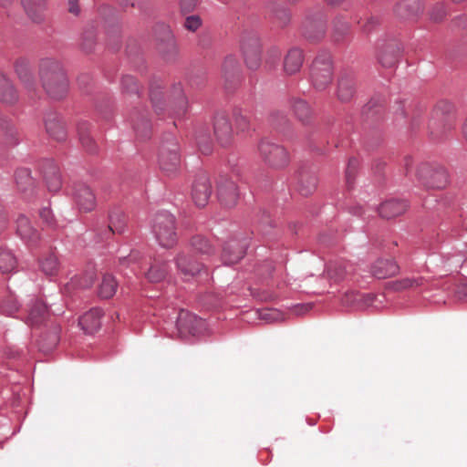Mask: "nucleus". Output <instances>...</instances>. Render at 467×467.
<instances>
[{
	"label": "nucleus",
	"instance_id": "35",
	"mask_svg": "<svg viewBox=\"0 0 467 467\" xmlns=\"http://www.w3.org/2000/svg\"><path fill=\"white\" fill-rule=\"evenodd\" d=\"M94 282V273L88 272L83 276L75 275L71 278L69 283L65 285V292L70 293L75 288H87L89 287Z\"/></svg>",
	"mask_w": 467,
	"mask_h": 467
},
{
	"label": "nucleus",
	"instance_id": "48",
	"mask_svg": "<svg viewBox=\"0 0 467 467\" xmlns=\"http://www.w3.org/2000/svg\"><path fill=\"white\" fill-rule=\"evenodd\" d=\"M134 130L139 138L141 140H146L150 137V124L147 119L141 117V119H138L134 123Z\"/></svg>",
	"mask_w": 467,
	"mask_h": 467
},
{
	"label": "nucleus",
	"instance_id": "56",
	"mask_svg": "<svg viewBox=\"0 0 467 467\" xmlns=\"http://www.w3.org/2000/svg\"><path fill=\"white\" fill-rule=\"evenodd\" d=\"M261 317L263 319L274 322L277 320L283 319V314L277 309H265L261 313Z\"/></svg>",
	"mask_w": 467,
	"mask_h": 467
},
{
	"label": "nucleus",
	"instance_id": "41",
	"mask_svg": "<svg viewBox=\"0 0 467 467\" xmlns=\"http://www.w3.org/2000/svg\"><path fill=\"white\" fill-rule=\"evenodd\" d=\"M191 247L201 255H211L213 254V247L202 236L196 235L191 240Z\"/></svg>",
	"mask_w": 467,
	"mask_h": 467
},
{
	"label": "nucleus",
	"instance_id": "2",
	"mask_svg": "<svg viewBox=\"0 0 467 467\" xmlns=\"http://www.w3.org/2000/svg\"><path fill=\"white\" fill-rule=\"evenodd\" d=\"M454 106L447 100L439 101L432 113L430 123L431 134L440 138L451 131L455 125V118L453 115Z\"/></svg>",
	"mask_w": 467,
	"mask_h": 467
},
{
	"label": "nucleus",
	"instance_id": "12",
	"mask_svg": "<svg viewBox=\"0 0 467 467\" xmlns=\"http://www.w3.org/2000/svg\"><path fill=\"white\" fill-rule=\"evenodd\" d=\"M213 132L217 142L222 147H228L234 142V131L231 122L224 114H217L213 122Z\"/></svg>",
	"mask_w": 467,
	"mask_h": 467
},
{
	"label": "nucleus",
	"instance_id": "63",
	"mask_svg": "<svg viewBox=\"0 0 467 467\" xmlns=\"http://www.w3.org/2000/svg\"><path fill=\"white\" fill-rule=\"evenodd\" d=\"M10 302L12 303V306L10 307L7 305L8 302H5V305L3 306V310L8 315H11L13 312L18 309V304L16 303V300L10 299Z\"/></svg>",
	"mask_w": 467,
	"mask_h": 467
},
{
	"label": "nucleus",
	"instance_id": "15",
	"mask_svg": "<svg viewBox=\"0 0 467 467\" xmlns=\"http://www.w3.org/2000/svg\"><path fill=\"white\" fill-rule=\"evenodd\" d=\"M74 199L81 212H91L96 206V198L90 188L85 184H78L74 190Z\"/></svg>",
	"mask_w": 467,
	"mask_h": 467
},
{
	"label": "nucleus",
	"instance_id": "21",
	"mask_svg": "<svg viewBox=\"0 0 467 467\" xmlns=\"http://www.w3.org/2000/svg\"><path fill=\"white\" fill-rule=\"evenodd\" d=\"M38 266L45 275H57L60 269V263L56 252L48 251L43 254L38 259Z\"/></svg>",
	"mask_w": 467,
	"mask_h": 467
},
{
	"label": "nucleus",
	"instance_id": "16",
	"mask_svg": "<svg viewBox=\"0 0 467 467\" xmlns=\"http://www.w3.org/2000/svg\"><path fill=\"white\" fill-rule=\"evenodd\" d=\"M298 191L301 195L308 196L312 194L317 187V177L312 170L301 168L297 174Z\"/></svg>",
	"mask_w": 467,
	"mask_h": 467
},
{
	"label": "nucleus",
	"instance_id": "47",
	"mask_svg": "<svg viewBox=\"0 0 467 467\" xmlns=\"http://www.w3.org/2000/svg\"><path fill=\"white\" fill-rule=\"evenodd\" d=\"M234 119L237 133H247L251 130L250 120L247 115L237 109L234 112Z\"/></svg>",
	"mask_w": 467,
	"mask_h": 467
},
{
	"label": "nucleus",
	"instance_id": "17",
	"mask_svg": "<svg viewBox=\"0 0 467 467\" xmlns=\"http://www.w3.org/2000/svg\"><path fill=\"white\" fill-rule=\"evenodd\" d=\"M48 317L49 312L46 304L36 299L29 306L26 324L31 327H37L45 323Z\"/></svg>",
	"mask_w": 467,
	"mask_h": 467
},
{
	"label": "nucleus",
	"instance_id": "36",
	"mask_svg": "<svg viewBox=\"0 0 467 467\" xmlns=\"http://www.w3.org/2000/svg\"><path fill=\"white\" fill-rule=\"evenodd\" d=\"M44 179L50 192H56L60 189L62 182L57 166L50 165V167L44 171Z\"/></svg>",
	"mask_w": 467,
	"mask_h": 467
},
{
	"label": "nucleus",
	"instance_id": "9",
	"mask_svg": "<svg viewBox=\"0 0 467 467\" xmlns=\"http://www.w3.org/2000/svg\"><path fill=\"white\" fill-rule=\"evenodd\" d=\"M176 268L184 280L197 277L202 274L207 275V269L203 264L194 261L185 252H180L174 257Z\"/></svg>",
	"mask_w": 467,
	"mask_h": 467
},
{
	"label": "nucleus",
	"instance_id": "40",
	"mask_svg": "<svg viewBox=\"0 0 467 467\" xmlns=\"http://www.w3.org/2000/svg\"><path fill=\"white\" fill-rule=\"evenodd\" d=\"M16 266V258L8 249L0 247V271L9 273Z\"/></svg>",
	"mask_w": 467,
	"mask_h": 467
},
{
	"label": "nucleus",
	"instance_id": "52",
	"mask_svg": "<svg viewBox=\"0 0 467 467\" xmlns=\"http://www.w3.org/2000/svg\"><path fill=\"white\" fill-rule=\"evenodd\" d=\"M447 15V11L443 4H437L433 6L430 13L431 19L434 22L441 21Z\"/></svg>",
	"mask_w": 467,
	"mask_h": 467
},
{
	"label": "nucleus",
	"instance_id": "22",
	"mask_svg": "<svg viewBox=\"0 0 467 467\" xmlns=\"http://www.w3.org/2000/svg\"><path fill=\"white\" fill-rule=\"evenodd\" d=\"M356 91L354 77L350 74H342L337 82V96L341 102H348Z\"/></svg>",
	"mask_w": 467,
	"mask_h": 467
},
{
	"label": "nucleus",
	"instance_id": "10",
	"mask_svg": "<svg viewBox=\"0 0 467 467\" xmlns=\"http://www.w3.org/2000/svg\"><path fill=\"white\" fill-rule=\"evenodd\" d=\"M217 197L222 205L226 208L235 206L239 198L235 181L228 175H221L217 182Z\"/></svg>",
	"mask_w": 467,
	"mask_h": 467
},
{
	"label": "nucleus",
	"instance_id": "39",
	"mask_svg": "<svg viewBox=\"0 0 467 467\" xmlns=\"http://www.w3.org/2000/svg\"><path fill=\"white\" fill-rule=\"evenodd\" d=\"M15 176L16 185L20 191L26 192L33 187L34 181L28 169L21 168L16 170Z\"/></svg>",
	"mask_w": 467,
	"mask_h": 467
},
{
	"label": "nucleus",
	"instance_id": "8",
	"mask_svg": "<svg viewBox=\"0 0 467 467\" xmlns=\"http://www.w3.org/2000/svg\"><path fill=\"white\" fill-rule=\"evenodd\" d=\"M159 164L161 170L168 177L175 176L178 173L181 168V159L176 143L161 146Z\"/></svg>",
	"mask_w": 467,
	"mask_h": 467
},
{
	"label": "nucleus",
	"instance_id": "62",
	"mask_svg": "<svg viewBox=\"0 0 467 467\" xmlns=\"http://www.w3.org/2000/svg\"><path fill=\"white\" fill-rule=\"evenodd\" d=\"M40 217L42 218L43 221H45L47 224H52L53 223V216H52V213L51 211L48 209V208H43L41 211H40Z\"/></svg>",
	"mask_w": 467,
	"mask_h": 467
},
{
	"label": "nucleus",
	"instance_id": "59",
	"mask_svg": "<svg viewBox=\"0 0 467 467\" xmlns=\"http://www.w3.org/2000/svg\"><path fill=\"white\" fill-rule=\"evenodd\" d=\"M313 26L317 27V34L313 35L309 29H306L305 32V36L310 40L317 41L323 37L325 30L321 24L314 25Z\"/></svg>",
	"mask_w": 467,
	"mask_h": 467
},
{
	"label": "nucleus",
	"instance_id": "53",
	"mask_svg": "<svg viewBox=\"0 0 467 467\" xmlns=\"http://www.w3.org/2000/svg\"><path fill=\"white\" fill-rule=\"evenodd\" d=\"M183 25L187 30L195 32L202 26V19L199 16H189L185 18Z\"/></svg>",
	"mask_w": 467,
	"mask_h": 467
},
{
	"label": "nucleus",
	"instance_id": "37",
	"mask_svg": "<svg viewBox=\"0 0 467 467\" xmlns=\"http://www.w3.org/2000/svg\"><path fill=\"white\" fill-rule=\"evenodd\" d=\"M170 99L174 101L176 104V107L178 108V114H184L186 112L187 100L181 84H176L173 86L170 94Z\"/></svg>",
	"mask_w": 467,
	"mask_h": 467
},
{
	"label": "nucleus",
	"instance_id": "20",
	"mask_svg": "<svg viewBox=\"0 0 467 467\" xmlns=\"http://www.w3.org/2000/svg\"><path fill=\"white\" fill-rule=\"evenodd\" d=\"M170 265L168 262L161 258H153L147 271L143 274L145 277L151 283L162 281L168 274Z\"/></svg>",
	"mask_w": 467,
	"mask_h": 467
},
{
	"label": "nucleus",
	"instance_id": "57",
	"mask_svg": "<svg viewBox=\"0 0 467 467\" xmlns=\"http://www.w3.org/2000/svg\"><path fill=\"white\" fill-rule=\"evenodd\" d=\"M270 120L273 123V125L279 129L283 125H285L287 123V118L286 116L281 112V111H274L270 116Z\"/></svg>",
	"mask_w": 467,
	"mask_h": 467
},
{
	"label": "nucleus",
	"instance_id": "11",
	"mask_svg": "<svg viewBox=\"0 0 467 467\" xmlns=\"http://www.w3.org/2000/svg\"><path fill=\"white\" fill-rule=\"evenodd\" d=\"M242 50L247 67L256 70L261 65V44L256 34H247L243 37Z\"/></svg>",
	"mask_w": 467,
	"mask_h": 467
},
{
	"label": "nucleus",
	"instance_id": "4",
	"mask_svg": "<svg viewBox=\"0 0 467 467\" xmlns=\"http://www.w3.org/2000/svg\"><path fill=\"white\" fill-rule=\"evenodd\" d=\"M258 152L263 161L275 170L284 169L290 161V156L285 148L265 139L260 140Z\"/></svg>",
	"mask_w": 467,
	"mask_h": 467
},
{
	"label": "nucleus",
	"instance_id": "54",
	"mask_svg": "<svg viewBox=\"0 0 467 467\" xmlns=\"http://www.w3.org/2000/svg\"><path fill=\"white\" fill-rule=\"evenodd\" d=\"M275 23L279 26H285L290 20V13L285 8H280L275 11Z\"/></svg>",
	"mask_w": 467,
	"mask_h": 467
},
{
	"label": "nucleus",
	"instance_id": "50",
	"mask_svg": "<svg viewBox=\"0 0 467 467\" xmlns=\"http://www.w3.org/2000/svg\"><path fill=\"white\" fill-rule=\"evenodd\" d=\"M281 50L277 47H272L266 51L265 64L269 67H275L280 61Z\"/></svg>",
	"mask_w": 467,
	"mask_h": 467
},
{
	"label": "nucleus",
	"instance_id": "6",
	"mask_svg": "<svg viewBox=\"0 0 467 467\" xmlns=\"http://www.w3.org/2000/svg\"><path fill=\"white\" fill-rule=\"evenodd\" d=\"M419 182L430 189H442L448 183V175L442 168H433L427 163L420 164L416 170Z\"/></svg>",
	"mask_w": 467,
	"mask_h": 467
},
{
	"label": "nucleus",
	"instance_id": "44",
	"mask_svg": "<svg viewBox=\"0 0 467 467\" xmlns=\"http://www.w3.org/2000/svg\"><path fill=\"white\" fill-rule=\"evenodd\" d=\"M96 45V31L94 26H88L82 34L81 47L86 53L93 51Z\"/></svg>",
	"mask_w": 467,
	"mask_h": 467
},
{
	"label": "nucleus",
	"instance_id": "26",
	"mask_svg": "<svg viewBox=\"0 0 467 467\" xmlns=\"http://www.w3.org/2000/svg\"><path fill=\"white\" fill-rule=\"evenodd\" d=\"M16 231L19 236L29 244H35L38 240V232L35 229L29 219L20 215L16 221Z\"/></svg>",
	"mask_w": 467,
	"mask_h": 467
},
{
	"label": "nucleus",
	"instance_id": "64",
	"mask_svg": "<svg viewBox=\"0 0 467 467\" xmlns=\"http://www.w3.org/2000/svg\"><path fill=\"white\" fill-rule=\"evenodd\" d=\"M67 2H68V11L71 14L78 15V13L80 11L79 6L78 5V0H67Z\"/></svg>",
	"mask_w": 467,
	"mask_h": 467
},
{
	"label": "nucleus",
	"instance_id": "45",
	"mask_svg": "<svg viewBox=\"0 0 467 467\" xmlns=\"http://www.w3.org/2000/svg\"><path fill=\"white\" fill-rule=\"evenodd\" d=\"M423 284V278L421 277H406L403 279L396 280L390 284V287L394 291H402L405 289L420 286Z\"/></svg>",
	"mask_w": 467,
	"mask_h": 467
},
{
	"label": "nucleus",
	"instance_id": "28",
	"mask_svg": "<svg viewBox=\"0 0 467 467\" xmlns=\"http://www.w3.org/2000/svg\"><path fill=\"white\" fill-rule=\"evenodd\" d=\"M18 99V94L11 80L0 72V100L3 103L13 104Z\"/></svg>",
	"mask_w": 467,
	"mask_h": 467
},
{
	"label": "nucleus",
	"instance_id": "27",
	"mask_svg": "<svg viewBox=\"0 0 467 467\" xmlns=\"http://www.w3.org/2000/svg\"><path fill=\"white\" fill-rule=\"evenodd\" d=\"M22 5L28 17L35 23L43 20L46 0H21Z\"/></svg>",
	"mask_w": 467,
	"mask_h": 467
},
{
	"label": "nucleus",
	"instance_id": "13",
	"mask_svg": "<svg viewBox=\"0 0 467 467\" xmlns=\"http://www.w3.org/2000/svg\"><path fill=\"white\" fill-rule=\"evenodd\" d=\"M246 240H230L223 247L222 260L224 265L238 263L245 254L247 248Z\"/></svg>",
	"mask_w": 467,
	"mask_h": 467
},
{
	"label": "nucleus",
	"instance_id": "32",
	"mask_svg": "<svg viewBox=\"0 0 467 467\" xmlns=\"http://www.w3.org/2000/svg\"><path fill=\"white\" fill-rule=\"evenodd\" d=\"M15 70L20 80L24 83L25 87L28 89L34 88L35 81L29 64L26 59H18L15 64Z\"/></svg>",
	"mask_w": 467,
	"mask_h": 467
},
{
	"label": "nucleus",
	"instance_id": "18",
	"mask_svg": "<svg viewBox=\"0 0 467 467\" xmlns=\"http://www.w3.org/2000/svg\"><path fill=\"white\" fill-rule=\"evenodd\" d=\"M46 130L50 137L57 141H63L67 138V130L60 117L56 113L47 115L45 119Z\"/></svg>",
	"mask_w": 467,
	"mask_h": 467
},
{
	"label": "nucleus",
	"instance_id": "38",
	"mask_svg": "<svg viewBox=\"0 0 467 467\" xmlns=\"http://www.w3.org/2000/svg\"><path fill=\"white\" fill-rule=\"evenodd\" d=\"M126 225V216L120 211H113L109 214V231L112 234H121Z\"/></svg>",
	"mask_w": 467,
	"mask_h": 467
},
{
	"label": "nucleus",
	"instance_id": "23",
	"mask_svg": "<svg viewBox=\"0 0 467 467\" xmlns=\"http://www.w3.org/2000/svg\"><path fill=\"white\" fill-rule=\"evenodd\" d=\"M102 310L99 308H91L85 313L79 319V326L88 334H93L100 327V318Z\"/></svg>",
	"mask_w": 467,
	"mask_h": 467
},
{
	"label": "nucleus",
	"instance_id": "19",
	"mask_svg": "<svg viewBox=\"0 0 467 467\" xmlns=\"http://www.w3.org/2000/svg\"><path fill=\"white\" fill-rule=\"evenodd\" d=\"M399 265L391 258L378 259L371 266L373 276L382 279L395 275L399 273Z\"/></svg>",
	"mask_w": 467,
	"mask_h": 467
},
{
	"label": "nucleus",
	"instance_id": "30",
	"mask_svg": "<svg viewBox=\"0 0 467 467\" xmlns=\"http://www.w3.org/2000/svg\"><path fill=\"white\" fill-rule=\"evenodd\" d=\"M422 9L418 0H403L396 7V13L402 18H412Z\"/></svg>",
	"mask_w": 467,
	"mask_h": 467
},
{
	"label": "nucleus",
	"instance_id": "60",
	"mask_svg": "<svg viewBox=\"0 0 467 467\" xmlns=\"http://www.w3.org/2000/svg\"><path fill=\"white\" fill-rule=\"evenodd\" d=\"M139 259L140 254L138 252H132L127 258H123L122 264L133 265L132 271L136 272L139 268V266L137 265Z\"/></svg>",
	"mask_w": 467,
	"mask_h": 467
},
{
	"label": "nucleus",
	"instance_id": "3",
	"mask_svg": "<svg viewBox=\"0 0 467 467\" xmlns=\"http://www.w3.org/2000/svg\"><path fill=\"white\" fill-rule=\"evenodd\" d=\"M152 232L159 244L164 248H171L177 243L175 218L170 213L161 212L154 216Z\"/></svg>",
	"mask_w": 467,
	"mask_h": 467
},
{
	"label": "nucleus",
	"instance_id": "5",
	"mask_svg": "<svg viewBox=\"0 0 467 467\" xmlns=\"http://www.w3.org/2000/svg\"><path fill=\"white\" fill-rule=\"evenodd\" d=\"M332 78L333 66L330 55H318L311 68V79L314 87L318 90H323L331 83Z\"/></svg>",
	"mask_w": 467,
	"mask_h": 467
},
{
	"label": "nucleus",
	"instance_id": "31",
	"mask_svg": "<svg viewBox=\"0 0 467 467\" xmlns=\"http://www.w3.org/2000/svg\"><path fill=\"white\" fill-rule=\"evenodd\" d=\"M202 323L196 316L189 314L188 312H181L177 326L182 333L188 332L194 335L196 333V327Z\"/></svg>",
	"mask_w": 467,
	"mask_h": 467
},
{
	"label": "nucleus",
	"instance_id": "55",
	"mask_svg": "<svg viewBox=\"0 0 467 467\" xmlns=\"http://www.w3.org/2000/svg\"><path fill=\"white\" fill-rule=\"evenodd\" d=\"M357 166H358V161L356 159H350L348 161L347 170H346V182L348 187H350V185L354 180Z\"/></svg>",
	"mask_w": 467,
	"mask_h": 467
},
{
	"label": "nucleus",
	"instance_id": "61",
	"mask_svg": "<svg viewBox=\"0 0 467 467\" xmlns=\"http://www.w3.org/2000/svg\"><path fill=\"white\" fill-rule=\"evenodd\" d=\"M354 291H351V292H348V293H346L343 299H342V302L343 304L345 305H349V306H358V299H357L355 296H350Z\"/></svg>",
	"mask_w": 467,
	"mask_h": 467
},
{
	"label": "nucleus",
	"instance_id": "14",
	"mask_svg": "<svg viewBox=\"0 0 467 467\" xmlns=\"http://www.w3.org/2000/svg\"><path fill=\"white\" fill-rule=\"evenodd\" d=\"M212 193L211 182L206 174H200L195 179L192 197L195 204L199 207H203L207 204Z\"/></svg>",
	"mask_w": 467,
	"mask_h": 467
},
{
	"label": "nucleus",
	"instance_id": "46",
	"mask_svg": "<svg viewBox=\"0 0 467 467\" xmlns=\"http://www.w3.org/2000/svg\"><path fill=\"white\" fill-rule=\"evenodd\" d=\"M292 108L300 121L306 123L308 120L311 110L306 101L302 99H294Z\"/></svg>",
	"mask_w": 467,
	"mask_h": 467
},
{
	"label": "nucleus",
	"instance_id": "7",
	"mask_svg": "<svg viewBox=\"0 0 467 467\" xmlns=\"http://www.w3.org/2000/svg\"><path fill=\"white\" fill-rule=\"evenodd\" d=\"M154 36L158 43V49L167 59L174 57L178 53V46L171 26L164 23H158L154 26Z\"/></svg>",
	"mask_w": 467,
	"mask_h": 467
},
{
	"label": "nucleus",
	"instance_id": "24",
	"mask_svg": "<svg viewBox=\"0 0 467 467\" xmlns=\"http://www.w3.org/2000/svg\"><path fill=\"white\" fill-rule=\"evenodd\" d=\"M304 62V54L300 48L293 47L288 50L284 58V70L287 75L298 72Z\"/></svg>",
	"mask_w": 467,
	"mask_h": 467
},
{
	"label": "nucleus",
	"instance_id": "58",
	"mask_svg": "<svg viewBox=\"0 0 467 467\" xmlns=\"http://www.w3.org/2000/svg\"><path fill=\"white\" fill-rule=\"evenodd\" d=\"M150 100H151L153 108L155 109L156 112L159 114V109H161V108L159 107V102L163 99L162 91L151 89L150 93Z\"/></svg>",
	"mask_w": 467,
	"mask_h": 467
},
{
	"label": "nucleus",
	"instance_id": "33",
	"mask_svg": "<svg viewBox=\"0 0 467 467\" xmlns=\"http://www.w3.org/2000/svg\"><path fill=\"white\" fill-rule=\"evenodd\" d=\"M78 133L79 140L85 150L89 153H95L97 151V143L90 136L89 125L86 122L78 124Z\"/></svg>",
	"mask_w": 467,
	"mask_h": 467
},
{
	"label": "nucleus",
	"instance_id": "34",
	"mask_svg": "<svg viewBox=\"0 0 467 467\" xmlns=\"http://www.w3.org/2000/svg\"><path fill=\"white\" fill-rule=\"evenodd\" d=\"M118 287V282L112 275L105 274L102 277L101 283L99 287V296L101 298H110L112 297Z\"/></svg>",
	"mask_w": 467,
	"mask_h": 467
},
{
	"label": "nucleus",
	"instance_id": "29",
	"mask_svg": "<svg viewBox=\"0 0 467 467\" xmlns=\"http://www.w3.org/2000/svg\"><path fill=\"white\" fill-rule=\"evenodd\" d=\"M0 140L5 147H13L18 143L17 130L10 121L0 122Z\"/></svg>",
	"mask_w": 467,
	"mask_h": 467
},
{
	"label": "nucleus",
	"instance_id": "1",
	"mask_svg": "<svg viewBox=\"0 0 467 467\" xmlns=\"http://www.w3.org/2000/svg\"><path fill=\"white\" fill-rule=\"evenodd\" d=\"M39 77L47 94L54 99H63L68 91V80L61 63L44 58L39 64Z\"/></svg>",
	"mask_w": 467,
	"mask_h": 467
},
{
	"label": "nucleus",
	"instance_id": "42",
	"mask_svg": "<svg viewBox=\"0 0 467 467\" xmlns=\"http://www.w3.org/2000/svg\"><path fill=\"white\" fill-rule=\"evenodd\" d=\"M223 72L226 81L238 78L239 65L237 59L234 57L229 56L225 58L223 64Z\"/></svg>",
	"mask_w": 467,
	"mask_h": 467
},
{
	"label": "nucleus",
	"instance_id": "49",
	"mask_svg": "<svg viewBox=\"0 0 467 467\" xmlns=\"http://www.w3.org/2000/svg\"><path fill=\"white\" fill-rule=\"evenodd\" d=\"M140 87L137 80L132 76H125L121 79V90L127 94H137Z\"/></svg>",
	"mask_w": 467,
	"mask_h": 467
},
{
	"label": "nucleus",
	"instance_id": "43",
	"mask_svg": "<svg viewBox=\"0 0 467 467\" xmlns=\"http://www.w3.org/2000/svg\"><path fill=\"white\" fill-rule=\"evenodd\" d=\"M398 57L399 49L389 46L381 51L379 57V61L383 67H391L396 64Z\"/></svg>",
	"mask_w": 467,
	"mask_h": 467
},
{
	"label": "nucleus",
	"instance_id": "51",
	"mask_svg": "<svg viewBox=\"0 0 467 467\" xmlns=\"http://www.w3.org/2000/svg\"><path fill=\"white\" fill-rule=\"evenodd\" d=\"M350 296L358 299V307L364 308L372 305L375 300L373 294H361L359 292H353Z\"/></svg>",
	"mask_w": 467,
	"mask_h": 467
},
{
	"label": "nucleus",
	"instance_id": "25",
	"mask_svg": "<svg viewBox=\"0 0 467 467\" xmlns=\"http://www.w3.org/2000/svg\"><path fill=\"white\" fill-rule=\"evenodd\" d=\"M408 208L405 201L389 200L383 202L379 208V213L382 218L391 219L403 214Z\"/></svg>",
	"mask_w": 467,
	"mask_h": 467
}]
</instances>
